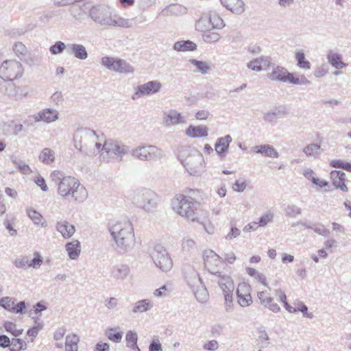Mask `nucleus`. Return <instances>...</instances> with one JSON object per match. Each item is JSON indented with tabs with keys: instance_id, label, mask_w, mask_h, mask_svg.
<instances>
[{
	"instance_id": "8",
	"label": "nucleus",
	"mask_w": 351,
	"mask_h": 351,
	"mask_svg": "<svg viewBox=\"0 0 351 351\" xmlns=\"http://www.w3.org/2000/svg\"><path fill=\"white\" fill-rule=\"evenodd\" d=\"M130 198L138 207L148 211L157 205V195L152 190L147 189H139L133 191L130 193Z\"/></svg>"
},
{
	"instance_id": "21",
	"label": "nucleus",
	"mask_w": 351,
	"mask_h": 351,
	"mask_svg": "<svg viewBox=\"0 0 351 351\" xmlns=\"http://www.w3.org/2000/svg\"><path fill=\"white\" fill-rule=\"evenodd\" d=\"M289 73L285 68L276 66L273 68L271 73L267 74V77L272 81L287 82Z\"/></svg>"
},
{
	"instance_id": "11",
	"label": "nucleus",
	"mask_w": 351,
	"mask_h": 351,
	"mask_svg": "<svg viewBox=\"0 0 351 351\" xmlns=\"http://www.w3.org/2000/svg\"><path fill=\"white\" fill-rule=\"evenodd\" d=\"M152 259L161 271L167 272L173 267V261L167 250L161 245H156L152 253Z\"/></svg>"
},
{
	"instance_id": "10",
	"label": "nucleus",
	"mask_w": 351,
	"mask_h": 351,
	"mask_svg": "<svg viewBox=\"0 0 351 351\" xmlns=\"http://www.w3.org/2000/svg\"><path fill=\"white\" fill-rule=\"evenodd\" d=\"M23 66L14 60H5L0 66V77L5 81H12L22 77Z\"/></svg>"
},
{
	"instance_id": "28",
	"label": "nucleus",
	"mask_w": 351,
	"mask_h": 351,
	"mask_svg": "<svg viewBox=\"0 0 351 351\" xmlns=\"http://www.w3.org/2000/svg\"><path fill=\"white\" fill-rule=\"evenodd\" d=\"M342 55L332 50H330L326 56V59L336 69H342L346 67L347 64L342 61Z\"/></svg>"
},
{
	"instance_id": "27",
	"label": "nucleus",
	"mask_w": 351,
	"mask_h": 351,
	"mask_svg": "<svg viewBox=\"0 0 351 351\" xmlns=\"http://www.w3.org/2000/svg\"><path fill=\"white\" fill-rule=\"evenodd\" d=\"M256 154H260L265 157L276 158L279 156L277 150L270 145H256L252 149Z\"/></svg>"
},
{
	"instance_id": "17",
	"label": "nucleus",
	"mask_w": 351,
	"mask_h": 351,
	"mask_svg": "<svg viewBox=\"0 0 351 351\" xmlns=\"http://www.w3.org/2000/svg\"><path fill=\"white\" fill-rule=\"evenodd\" d=\"M102 151H105L108 154L111 153L118 156L123 157V156L128 152L129 147L127 145H121L117 141L112 140L107 141L105 138L102 145Z\"/></svg>"
},
{
	"instance_id": "24",
	"label": "nucleus",
	"mask_w": 351,
	"mask_h": 351,
	"mask_svg": "<svg viewBox=\"0 0 351 351\" xmlns=\"http://www.w3.org/2000/svg\"><path fill=\"white\" fill-rule=\"evenodd\" d=\"M189 63L191 64V70L195 73H200L204 75L208 74L212 69L211 66L204 61L190 59L189 60Z\"/></svg>"
},
{
	"instance_id": "39",
	"label": "nucleus",
	"mask_w": 351,
	"mask_h": 351,
	"mask_svg": "<svg viewBox=\"0 0 351 351\" xmlns=\"http://www.w3.org/2000/svg\"><path fill=\"white\" fill-rule=\"evenodd\" d=\"M197 45L191 40H181L175 43L173 49L177 51H194Z\"/></svg>"
},
{
	"instance_id": "45",
	"label": "nucleus",
	"mask_w": 351,
	"mask_h": 351,
	"mask_svg": "<svg viewBox=\"0 0 351 351\" xmlns=\"http://www.w3.org/2000/svg\"><path fill=\"white\" fill-rule=\"evenodd\" d=\"M247 274L254 278L258 282L263 285H267V279L263 274L259 273L256 269L252 267H246Z\"/></svg>"
},
{
	"instance_id": "44",
	"label": "nucleus",
	"mask_w": 351,
	"mask_h": 351,
	"mask_svg": "<svg viewBox=\"0 0 351 351\" xmlns=\"http://www.w3.org/2000/svg\"><path fill=\"white\" fill-rule=\"evenodd\" d=\"M118 60V58L104 56L101 59V64L107 69L114 72Z\"/></svg>"
},
{
	"instance_id": "49",
	"label": "nucleus",
	"mask_w": 351,
	"mask_h": 351,
	"mask_svg": "<svg viewBox=\"0 0 351 351\" xmlns=\"http://www.w3.org/2000/svg\"><path fill=\"white\" fill-rule=\"evenodd\" d=\"M12 162L16 166L21 173L27 175L32 172L30 167L25 161L17 160L14 158L12 159Z\"/></svg>"
},
{
	"instance_id": "23",
	"label": "nucleus",
	"mask_w": 351,
	"mask_h": 351,
	"mask_svg": "<svg viewBox=\"0 0 351 351\" xmlns=\"http://www.w3.org/2000/svg\"><path fill=\"white\" fill-rule=\"evenodd\" d=\"M221 4L234 14H241L244 12L245 3L243 0H219Z\"/></svg>"
},
{
	"instance_id": "22",
	"label": "nucleus",
	"mask_w": 351,
	"mask_h": 351,
	"mask_svg": "<svg viewBox=\"0 0 351 351\" xmlns=\"http://www.w3.org/2000/svg\"><path fill=\"white\" fill-rule=\"evenodd\" d=\"M56 229L64 239L71 238L75 232V226L65 220L58 221Z\"/></svg>"
},
{
	"instance_id": "50",
	"label": "nucleus",
	"mask_w": 351,
	"mask_h": 351,
	"mask_svg": "<svg viewBox=\"0 0 351 351\" xmlns=\"http://www.w3.org/2000/svg\"><path fill=\"white\" fill-rule=\"evenodd\" d=\"M5 330L13 336L18 337L23 333V329H16V325L11 322H5L3 324Z\"/></svg>"
},
{
	"instance_id": "38",
	"label": "nucleus",
	"mask_w": 351,
	"mask_h": 351,
	"mask_svg": "<svg viewBox=\"0 0 351 351\" xmlns=\"http://www.w3.org/2000/svg\"><path fill=\"white\" fill-rule=\"evenodd\" d=\"M134 71V69L130 63L119 58L114 72L123 74H132Z\"/></svg>"
},
{
	"instance_id": "52",
	"label": "nucleus",
	"mask_w": 351,
	"mask_h": 351,
	"mask_svg": "<svg viewBox=\"0 0 351 351\" xmlns=\"http://www.w3.org/2000/svg\"><path fill=\"white\" fill-rule=\"evenodd\" d=\"M10 351H20L26 350V343L21 339L14 338L11 341Z\"/></svg>"
},
{
	"instance_id": "34",
	"label": "nucleus",
	"mask_w": 351,
	"mask_h": 351,
	"mask_svg": "<svg viewBox=\"0 0 351 351\" xmlns=\"http://www.w3.org/2000/svg\"><path fill=\"white\" fill-rule=\"evenodd\" d=\"M38 159L45 165H49L52 164L56 159L55 152L48 147L43 149L38 156Z\"/></svg>"
},
{
	"instance_id": "7",
	"label": "nucleus",
	"mask_w": 351,
	"mask_h": 351,
	"mask_svg": "<svg viewBox=\"0 0 351 351\" xmlns=\"http://www.w3.org/2000/svg\"><path fill=\"white\" fill-rule=\"evenodd\" d=\"M130 154L133 158L142 162H155L165 157L164 151L153 145H140L133 148Z\"/></svg>"
},
{
	"instance_id": "4",
	"label": "nucleus",
	"mask_w": 351,
	"mask_h": 351,
	"mask_svg": "<svg viewBox=\"0 0 351 351\" xmlns=\"http://www.w3.org/2000/svg\"><path fill=\"white\" fill-rule=\"evenodd\" d=\"M90 16L101 25L123 28H130L132 26V22L128 19L112 14L108 8L105 7H93L90 10Z\"/></svg>"
},
{
	"instance_id": "12",
	"label": "nucleus",
	"mask_w": 351,
	"mask_h": 351,
	"mask_svg": "<svg viewBox=\"0 0 351 351\" xmlns=\"http://www.w3.org/2000/svg\"><path fill=\"white\" fill-rule=\"evenodd\" d=\"M215 276L217 278L215 280H217L219 287L224 296L226 310H228L231 307L232 302L233 291L234 290V282L230 276L221 275L219 274Z\"/></svg>"
},
{
	"instance_id": "41",
	"label": "nucleus",
	"mask_w": 351,
	"mask_h": 351,
	"mask_svg": "<svg viewBox=\"0 0 351 351\" xmlns=\"http://www.w3.org/2000/svg\"><path fill=\"white\" fill-rule=\"evenodd\" d=\"M188 9L186 7L180 4H174L167 7L162 10V12H166L173 15H182L187 13Z\"/></svg>"
},
{
	"instance_id": "47",
	"label": "nucleus",
	"mask_w": 351,
	"mask_h": 351,
	"mask_svg": "<svg viewBox=\"0 0 351 351\" xmlns=\"http://www.w3.org/2000/svg\"><path fill=\"white\" fill-rule=\"evenodd\" d=\"M34 257L30 261L28 260V267L38 269L43 263V258L38 252H34Z\"/></svg>"
},
{
	"instance_id": "20",
	"label": "nucleus",
	"mask_w": 351,
	"mask_h": 351,
	"mask_svg": "<svg viewBox=\"0 0 351 351\" xmlns=\"http://www.w3.org/2000/svg\"><path fill=\"white\" fill-rule=\"evenodd\" d=\"M66 51L69 54L73 55L75 58L81 60H84L88 58L87 50L82 44H68Z\"/></svg>"
},
{
	"instance_id": "3",
	"label": "nucleus",
	"mask_w": 351,
	"mask_h": 351,
	"mask_svg": "<svg viewBox=\"0 0 351 351\" xmlns=\"http://www.w3.org/2000/svg\"><path fill=\"white\" fill-rule=\"evenodd\" d=\"M115 249L120 254L130 252L135 247L136 238L132 223L126 219L112 222L109 226Z\"/></svg>"
},
{
	"instance_id": "14",
	"label": "nucleus",
	"mask_w": 351,
	"mask_h": 351,
	"mask_svg": "<svg viewBox=\"0 0 351 351\" xmlns=\"http://www.w3.org/2000/svg\"><path fill=\"white\" fill-rule=\"evenodd\" d=\"M162 88V84L158 80L149 81L138 86L136 91L132 96L133 100H136L144 96L152 95L158 93Z\"/></svg>"
},
{
	"instance_id": "42",
	"label": "nucleus",
	"mask_w": 351,
	"mask_h": 351,
	"mask_svg": "<svg viewBox=\"0 0 351 351\" xmlns=\"http://www.w3.org/2000/svg\"><path fill=\"white\" fill-rule=\"evenodd\" d=\"M303 152L307 156L316 158L321 154L322 149L319 145L312 143L305 147L303 149Z\"/></svg>"
},
{
	"instance_id": "5",
	"label": "nucleus",
	"mask_w": 351,
	"mask_h": 351,
	"mask_svg": "<svg viewBox=\"0 0 351 351\" xmlns=\"http://www.w3.org/2000/svg\"><path fill=\"white\" fill-rule=\"evenodd\" d=\"M183 271L185 280L197 300L202 304L206 302L209 298L208 292L197 271L191 265H186Z\"/></svg>"
},
{
	"instance_id": "16",
	"label": "nucleus",
	"mask_w": 351,
	"mask_h": 351,
	"mask_svg": "<svg viewBox=\"0 0 351 351\" xmlns=\"http://www.w3.org/2000/svg\"><path fill=\"white\" fill-rule=\"evenodd\" d=\"M251 287L246 282H241L238 285L237 295L238 303L243 307L248 306L252 303V298L250 294Z\"/></svg>"
},
{
	"instance_id": "60",
	"label": "nucleus",
	"mask_w": 351,
	"mask_h": 351,
	"mask_svg": "<svg viewBox=\"0 0 351 351\" xmlns=\"http://www.w3.org/2000/svg\"><path fill=\"white\" fill-rule=\"evenodd\" d=\"M197 221L199 222L203 226L204 230L207 234L212 235L215 233V226L213 224V223L209 220L199 221V220L197 219Z\"/></svg>"
},
{
	"instance_id": "18",
	"label": "nucleus",
	"mask_w": 351,
	"mask_h": 351,
	"mask_svg": "<svg viewBox=\"0 0 351 351\" xmlns=\"http://www.w3.org/2000/svg\"><path fill=\"white\" fill-rule=\"evenodd\" d=\"M36 122L43 121L46 123H51L59 119V112L53 108H44L34 115Z\"/></svg>"
},
{
	"instance_id": "37",
	"label": "nucleus",
	"mask_w": 351,
	"mask_h": 351,
	"mask_svg": "<svg viewBox=\"0 0 351 351\" xmlns=\"http://www.w3.org/2000/svg\"><path fill=\"white\" fill-rule=\"evenodd\" d=\"M195 29L198 32L205 34L209 30L213 29L210 23L207 14H203L195 23Z\"/></svg>"
},
{
	"instance_id": "13",
	"label": "nucleus",
	"mask_w": 351,
	"mask_h": 351,
	"mask_svg": "<svg viewBox=\"0 0 351 351\" xmlns=\"http://www.w3.org/2000/svg\"><path fill=\"white\" fill-rule=\"evenodd\" d=\"M204 265L213 275L217 276L219 268L223 263V259L211 250H207L204 253Z\"/></svg>"
},
{
	"instance_id": "2",
	"label": "nucleus",
	"mask_w": 351,
	"mask_h": 351,
	"mask_svg": "<svg viewBox=\"0 0 351 351\" xmlns=\"http://www.w3.org/2000/svg\"><path fill=\"white\" fill-rule=\"evenodd\" d=\"M104 138V134L100 131L79 128L73 134V145L82 154L93 156L102 151Z\"/></svg>"
},
{
	"instance_id": "6",
	"label": "nucleus",
	"mask_w": 351,
	"mask_h": 351,
	"mask_svg": "<svg viewBox=\"0 0 351 351\" xmlns=\"http://www.w3.org/2000/svg\"><path fill=\"white\" fill-rule=\"evenodd\" d=\"M173 208L180 216L191 221H197L195 202L191 197L177 195L173 202Z\"/></svg>"
},
{
	"instance_id": "58",
	"label": "nucleus",
	"mask_w": 351,
	"mask_h": 351,
	"mask_svg": "<svg viewBox=\"0 0 351 351\" xmlns=\"http://www.w3.org/2000/svg\"><path fill=\"white\" fill-rule=\"evenodd\" d=\"M13 51L19 56H24L27 52L26 47L20 42L16 43L13 47Z\"/></svg>"
},
{
	"instance_id": "43",
	"label": "nucleus",
	"mask_w": 351,
	"mask_h": 351,
	"mask_svg": "<svg viewBox=\"0 0 351 351\" xmlns=\"http://www.w3.org/2000/svg\"><path fill=\"white\" fill-rule=\"evenodd\" d=\"M298 66L302 69L308 70L311 69V63L305 58V55L302 51H298L295 55Z\"/></svg>"
},
{
	"instance_id": "64",
	"label": "nucleus",
	"mask_w": 351,
	"mask_h": 351,
	"mask_svg": "<svg viewBox=\"0 0 351 351\" xmlns=\"http://www.w3.org/2000/svg\"><path fill=\"white\" fill-rule=\"evenodd\" d=\"M219 345L217 340L213 339L206 342L203 348L206 351H216L219 349Z\"/></svg>"
},
{
	"instance_id": "29",
	"label": "nucleus",
	"mask_w": 351,
	"mask_h": 351,
	"mask_svg": "<svg viewBox=\"0 0 351 351\" xmlns=\"http://www.w3.org/2000/svg\"><path fill=\"white\" fill-rule=\"evenodd\" d=\"M208 129L206 125H189L185 132V134L190 138L206 137Z\"/></svg>"
},
{
	"instance_id": "31",
	"label": "nucleus",
	"mask_w": 351,
	"mask_h": 351,
	"mask_svg": "<svg viewBox=\"0 0 351 351\" xmlns=\"http://www.w3.org/2000/svg\"><path fill=\"white\" fill-rule=\"evenodd\" d=\"M207 14L213 29H222L226 24L216 10H210Z\"/></svg>"
},
{
	"instance_id": "30",
	"label": "nucleus",
	"mask_w": 351,
	"mask_h": 351,
	"mask_svg": "<svg viewBox=\"0 0 351 351\" xmlns=\"http://www.w3.org/2000/svg\"><path fill=\"white\" fill-rule=\"evenodd\" d=\"M66 252L72 260H76L81 253V245L78 240H73L65 245Z\"/></svg>"
},
{
	"instance_id": "32",
	"label": "nucleus",
	"mask_w": 351,
	"mask_h": 351,
	"mask_svg": "<svg viewBox=\"0 0 351 351\" xmlns=\"http://www.w3.org/2000/svg\"><path fill=\"white\" fill-rule=\"evenodd\" d=\"M287 111L284 109H274L268 111L263 114V119L265 122L270 124L275 123L278 118L287 114Z\"/></svg>"
},
{
	"instance_id": "9",
	"label": "nucleus",
	"mask_w": 351,
	"mask_h": 351,
	"mask_svg": "<svg viewBox=\"0 0 351 351\" xmlns=\"http://www.w3.org/2000/svg\"><path fill=\"white\" fill-rule=\"evenodd\" d=\"M180 160L190 175L199 176L205 172V161L202 154L199 152L193 151L186 157Z\"/></svg>"
},
{
	"instance_id": "25",
	"label": "nucleus",
	"mask_w": 351,
	"mask_h": 351,
	"mask_svg": "<svg viewBox=\"0 0 351 351\" xmlns=\"http://www.w3.org/2000/svg\"><path fill=\"white\" fill-rule=\"evenodd\" d=\"M332 184L343 192H348V188L345 184L346 174L342 171H332L330 173Z\"/></svg>"
},
{
	"instance_id": "62",
	"label": "nucleus",
	"mask_w": 351,
	"mask_h": 351,
	"mask_svg": "<svg viewBox=\"0 0 351 351\" xmlns=\"http://www.w3.org/2000/svg\"><path fill=\"white\" fill-rule=\"evenodd\" d=\"M69 11L73 17L77 21H81L84 17V12L82 11V9L77 6V7H72L69 9Z\"/></svg>"
},
{
	"instance_id": "51",
	"label": "nucleus",
	"mask_w": 351,
	"mask_h": 351,
	"mask_svg": "<svg viewBox=\"0 0 351 351\" xmlns=\"http://www.w3.org/2000/svg\"><path fill=\"white\" fill-rule=\"evenodd\" d=\"M0 306L8 311L13 313L14 308V301L10 297H3L0 300Z\"/></svg>"
},
{
	"instance_id": "54",
	"label": "nucleus",
	"mask_w": 351,
	"mask_h": 351,
	"mask_svg": "<svg viewBox=\"0 0 351 351\" xmlns=\"http://www.w3.org/2000/svg\"><path fill=\"white\" fill-rule=\"evenodd\" d=\"M196 247V242L191 238H184L182 240V248L184 252H190Z\"/></svg>"
},
{
	"instance_id": "19",
	"label": "nucleus",
	"mask_w": 351,
	"mask_h": 351,
	"mask_svg": "<svg viewBox=\"0 0 351 351\" xmlns=\"http://www.w3.org/2000/svg\"><path fill=\"white\" fill-rule=\"evenodd\" d=\"M260 303L274 313L280 311V308L278 304L273 302V298L267 291H258L257 293Z\"/></svg>"
},
{
	"instance_id": "55",
	"label": "nucleus",
	"mask_w": 351,
	"mask_h": 351,
	"mask_svg": "<svg viewBox=\"0 0 351 351\" xmlns=\"http://www.w3.org/2000/svg\"><path fill=\"white\" fill-rule=\"evenodd\" d=\"M332 167L341 168L346 171H351V162H344L340 160H333L330 162Z\"/></svg>"
},
{
	"instance_id": "40",
	"label": "nucleus",
	"mask_w": 351,
	"mask_h": 351,
	"mask_svg": "<svg viewBox=\"0 0 351 351\" xmlns=\"http://www.w3.org/2000/svg\"><path fill=\"white\" fill-rule=\"evenodd\" d=\"M287 82L295 85L304 86H308L311 84V82L304 75H294L291 73H289Z\"/></svg>"
},
{
	"instance_id": "56",
	"label": "nucleus",
	"mask_w": 351,
	"mask_h": 351,
	"mask_svg": "<svg viewBox=\"0 0 351 351\" xmlns=\"http://www.w3.org/2000/svg\"><path fill=\"white\" fill-rule=\"evenodd\" d=\"M14 266L18 269L28 268V258L26 256H21L14 261Z\"/></svg>"
},
{
	"instance_id": "63",
	"label": "nucleus",
	"mask_w": 351,
	"mask_h": 351,
	"mask_svg": "<svg viewBox=\"0 0 351 351\" xmlns=\"http://www.w3.org/2000/svg\"><path fill=\"white\" fill-rule=\"evenodd\" d=\"M257 62H258V64L263 70H267L271 64V60L269 57L267 56H259L255 58Z\"/></svg>"
},
{
	"instance_id": "33",
	"label": "nucleus",
	"mask_w": 351,
	"mask_h": 351,
	"mask_svg": "<svg viewBox=\"0 0 351 351\" xmlns=\"http://www.w3.org/2000/svg\"><path fill=\"white\" fill-rule=\"evenodd\" d=\"M26 213L34 225L40 226L41 227L47 226L46 221L44 219L43 215L37 210L32 208H27L26 209Z\"/></svg>"
},
{
	"instance_id": "15",
	"label": "nucleus",
	"mask_w": 351,
	"mask_h": 351,
	"mask_svg": "<svg viewBox=\"0 0 351 351\" xmlns=\"http://www.w3.org/2000/svg\"><path fill=\"white\" fill-rule=\"evenodd\" d=\"M162 121L167 128L187 123L186 117L174 109L163 112Z\"/></svg>"
},
{
	"instance_id": "59",
	"label": "nucleus",
	"mask_w": 351,
	"mask_h": 351,
	"mask_svg": "<svg viewBox=\"0 0 351 351\" xmlns=\"http://www.w3.org/2000/svg\"><path fill=\"white\" fill-rule=\"evenodd\" d=\"M247 185V184L243 179H240L235 182L232 188L234 191L237 193H242L246 189Z\"/></svg>"
},
{
	"instance_id": "26",
	"label": "nucleus",
	"mask_w": 351,
	"mask_h": 351,
	"mask_svg": "<svg viewBox=\"0 0 351 351\" xmlns=\"http://www.w3.org/2000/svg\"><path fill=\"white\" fill-rule=\"evenodd\" d=\"M232 141V138L229 134L217 139L215 145V150L221 157H224L226 155Z\"/></svg>"
},
{
	"instance_id": "53",
	"label": "nucleus",
	"mask_w": 351,
	"mask_h": 351,
	"mask_svg": "<svg viewBox=\"0 0 351 351\" xmlns=\"http://www.w3.org/2000/svg\"><path fill=\"white\" fill-rule=\"evenodd\" d=\"M67 45H65L62 41H58L54 45L50 47L49 51L53 55L61 53L66 49Z\"/></svg>"
},
{
	"instance_id": "35",
	"label": "nucleus",
	"mask_w": 351,
	"mask_h": 351,
	"mask_svg": "<svg viewBox=\"0 0 351 351\" xmlns=\"http://www.w3.org/2000/svg\"><path fill=\"white\" fill-rule=\"evenodd\" d=\"M152 307L153 303L149 300L144 299L135 302L132 311L134 314L143 313L149 311Z\"/></svg>"
},
{
	"instance_id": "48",
	"label": "nucleus",
	"mask_w": 351,
	"mask_h": 351,
	"mask_svg": "<svg viewBox=\"0 0 351 351\" xmlns=\"http://www.w3.org/2000/svg\"><path fill=\"white\" fill-rule=\"evenodd\" d=\"M108 339L113 342L119 343L122 339V334L117 331V328H111L108 329L105 333Z\"/></svg>"
},
{
	"instance_id": "36",
	"label": "nucleus",
	"mask_w": 351,
	"mask_h": 351,
	"mask_svg": "<svg viewBox=\"0 0 351 351\" xmlns=\"http://www.w3.org/2000/svg\"><path fill=\"white\" fill-rule=\"evenodd\" d=\"M130 272V267L127 265L120 264L113 267L112 274L114 278L124 280L129 276Z\"/></svg>"
},
{
	"instance_id": "1",
	"label": "nucleus",
	"mask_w": 351,
	"mask_h": 351,
	"mask_svg": "<svg viewBox=\"0 0 351 351\" xmlns=\"http://www.w3.org/2000/svg\"><path fill=\"white\" fill-rule=\"evenodd\" d=\"M50 178L57 185L58 194L62 199L75 204L83 203L87 199L88 191L77 178L64 176L60 171H53Z\"/></svg>"
},
{
	"instance_id": "57",
	"label": "nucleus",
	"mask_w": 351,
	"mask_h": 351,
	"mask_svg": "<svg viewBox=\"0 0 351 351\" xmlns=\"http://www.w3.org/2000/svg\"><path fill=\"white\" fill-rule=\"evenodd\" d=\"M245 49L250 55L252 56L258 55L262 51V48L257 43H250L245 47Z\"/></svg>"
},
{
	"instance_id": "46",
	"label": "nucleus",
	"mask_w": 351,
	"mask_h": 351,
	"mask_svg": "<svg viewBox=\"0 0 351 351\" xmlns=\"http://www.w3.org/2000/svg\"><path fill=\"white\" fill-rule=\"evenodd\" d=\"M220 34L211 30L208 31L203 34V40L208 44H215L221 40Z\"/></svg>"
},
{
	"instance_id": "61",
	"label": "nucleus",
	"mask_w": 351,
	"mask_h": 351,
	"mask_svg": "<svg viewBox=\"0 0 351 351\" xmlns=\"http://www.w3.org/2000/svg\"><path fill=\"white\" fill-rule=\"evenodd\" d=\"M301 213V209L293 204L287 206L286 208V214L287 215L291 217H295Z\"/></svg>"
}]
</instances>
